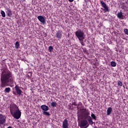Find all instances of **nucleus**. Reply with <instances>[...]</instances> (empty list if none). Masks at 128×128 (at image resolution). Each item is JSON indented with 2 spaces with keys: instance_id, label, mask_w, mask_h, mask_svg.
Listing matches in <instances>:
<instances>
[{
  "instance_id": "1",
  "label": "nucleus",
  "mask_w": 128,
  "mask_h": 128,
  "mask_svg": "<svg viewBox=\"0 0 128 128\" xmlns=\"http://www.w3.org/2000/svg\"><path fill=\"white\" fill-rule=\"evenodd\" d=\"M1 87L6 88V86H9L10 84L14 82V78L12 72L8 70L4 71L1 76Z\"/></svg>"
},
{
  "instance_id": "2",
  "label": "nucleus",
  "mask_w": 128,
  "mask_h": 128,
  "mask_svg": "<svg viewBox=\"0 0 128 128\" xmlns=\"http://www.w3.org/2000/svg\"><path fill=\"white\" fill-rule=\"evenodd\" d=\"M90 113L88 110L86 108L80 109L78 112V118H84V120H87L90 124H96L95 122H92V119L90 116Z\"/></svg>"
},
{
  "instance_id": "3",
  "label": "nucleus",
  "mask_w": 128,
  "mask_h": 128,
  "mask_svg": "<svg viewBox=\"0 0 128 128\" xmlns=\"http://www.w3.org/2000/svg\"><path fill=\"white\" fill-rule=\"evenodd\" d=\"M10 112L12 116L16 120H18L22 116V112L16 104L10 106Z\"/></svg>"
},
{
  "instance_id": "4",
  "label": "nucleus",
  "mask_w": 128,
  "mask_h": 128,
  "mask_svg": "<svg viewBox=\"0 0 128 128\" xmlns=\"http://www.w3.org/2000/svg\"><path fill=\"white\" fill-rule=\"evenodd\" d=\"M75 34L79 40L82 46H84V40L85 36L84 31L79 30L76 32Z\"/></svg>"
},
{
  "instance_id": "5",
  "label": "nucleus",
  "mask_w": 128,
  "mask_h": 128,
  "mask_svg": "<svg viewBox=\"0 0 128 128\" xmlns=\"http://www.w3.org/2000/svg\"><path fill=\"white\" fill-rule=\"evenodd\" d=\"M84 120H82L80 124V128H88L90 126L88 124V121L87 119L83 118Z\"/></svg>"
},
{
  "instance_id": "6",
  "label": "nucleus",
  "mask_w": 128,
  "mask_h": 128,
  "mask_svg": "<svg viewBox=\"0 0 128 128\" xmlns=\"http://www.w3.org/2000/svg\"><path fill=\"white\" fill-rule=\"evenodd\" d=\"M6 122V116L2 114H0V126H2V124H4Z\"/></svg>"
},
{
  "instance_id": "7",
  "label": "nucleus",
  "mask_w": 128,
  "mask_h": 128,
  "mask_svg": "<svg viewBox=\"0 0 128 128\" xmlns=\"http://www.w3.org/2000/svg\"><path fill=\"white\" fill-rule=\"evenodd\" d=\"M100 2L102 6L104 8L103 10L106 12H108V6H106V4L102 0L100 1Z\"/></svg>"
},
{
  "instance_id": "8",
  "label": "nucleus",
  "mask_w": 128,
  "mask_h": 128,
  "mask_svg": "<svg viewBox=\"0 0 128 128\" xmlns=\"http://www.w3.org/2000/svg\"><path fill=\"white\" fill-rule=\"evenodd\" d=\"M38 18L40 22L42 24H44L46 22V18L44 16H38Z\"/></svg>"
},
{
  "instance_id": "9",
  "label": "nucleus",
  "mask_w": 128,
  "mask_h": 128,
  "mask_svg": "<svg viewBox=\"0 0 128 128\" xmlns=\"http://www.w3.org/2000/svg\"><path fill=\"white\" fill-rule=\"evenodd\" d=\"M15 90L18 96H20V94H22V90L20 88V87L18 86V85H16L15 86Z\"/></svg>"
},
{
  "instance_id": "10",
  "label": "nucleus",
  "mask_w": 128,
  "mask_h": 128,
  "mask_svg": "<svg viewBox=\"0 0 128 128\" xmlns=\"http://www.w3.org/2000/svg\"><path fill=\"white\" fill-rule=\"evenodd\" d=\"M62 128H68V120L65 119L62 122Z\"/></svg>"
},
{
  "instance_id": "11",
  "label": "nucleus",
  "mask_w": 128,
  "mask_h": 128,
  "mask_svg": "<svg viewBox=\"0 0 128 128\" xmlns=\"http://www.w3.org/2000/svg\"><path fill=\"white\" fill-rule=\"evenodd\" d=\"M117 17L120 20H124V15H122V12H118L117 14Z\"/></svg>"
},
{
  "instance_id": "12",
  "label": "nucleus",
  "mask_w": 128,
  "mask_h": 128,
  "mask_svg": "<svg viewBox=\"0 0 128 128\" xmlns=\"http://www.w3.org/2000/svg\"><path fill=\"white\" fill-rule=\"evenodd\" d=\"M41 108L44 110V112H48V106H46V105H42L41 106Z\"/></svg>"
},
{
  "instance_id": "13",
  "label": "nucleus",
  "mask_w": 128,
  "mask_h": 128,
  "mask_svg": "<svg viewBox=\"0 0 128 128\" xmlns=\"http://www.w3.org/2000/svg\"><path fill=\"white\" fill-rule=\"evenodd\" d=\"M56 36L58 38L60 39L62 38V32L60 31H58L56 33Z\"/></svg>"
},
{
  "instance_id": "14",
  "label": "nucleus",
  "mask_w": 128,
  "mask_h": 128,
  "mask_svg": "<svg viewBox=\"0 0 128 128\" xmlns=\"http://www.w3.org/2000/svg\"><path fill=\"white\" fill-rule=\"evenodd\" d=\"M112 108L111 107L108 108L106 111L107 116H110V114H112Z\"/></svg>"
},
{
  "instance_id": "15",
  "label": "nucleus",
  "mask_w": 128,
  "mask_h": 128,
  "mask_svg": "<svg viewBox=\"0 0 128 128\" xmlns=\"http://www.w3.org/2000/svg\"><path fill=\"white\" fill-rule=\"evenodd\" d=\"M8 16H12V10L10 8H8L6 10V12Z\"/></svg>"
},
{
  "instance_id": "16",
  "label": "nucleus",
  "mask_w": 128,
  "mask_h": 128,
  "mask_svg": "<svg viewBox=\"0 0 128 128\" xmlns=\"http://www.w3.org/2000/svg\"><path fill=\"white\" fill-rule=\"evenodd\" d=\"M51 106L52 108H56V106H58V103L54 102H53L51 103Z\"/></svg>"
},
{
  "instance_id": "17",
  "label": "nucleus",
  "mask_w": 128,
  "mask_h": 128,
  "mask_svg": "<svg viewBox=\"0 0 128 128\" xmlns=\"http://www.w3.org/2000/svg\"><path fill=\"white\" fill-rule=\"evenodd\" d=\"M110 64H111V66H112L113 67L116 66V62H114V61L111 62Z\"/></svg>"
},
{
  "instance_id": "18",
  "label": "nucleus",
  "mask_w": 128,
  "mask_h": 128,
  "mask_svg": "<svg viewBox=\"0 0 128 128\" xmlns=\"http://www.w3.org/2000/svg\"><path fill=\"white\" fill-rule=\"evenodd\" d=\"M0 14H1L2 18H6V12H4V11L1 10Z\"/></svg>"
},
{
  "instance_id": "19",
  "label": "nucleus",
  "mask_w": 128,
  "mask_h": 128,
  "mask_svg": "<svg viewBox=\"0 0 128 128\" xmlns=\"http://www.w3.org/2000/svg\"><path fill=\"white\" fill-rule=\"evenodd\" d=\"M15 48H20V43L18 42H16L15 44Z\"/></svg>"
},
{
  "instance_id": "20",
  "label": "nucleus",
  "mask_w": 128,
  "mask_h": 128,
  "mask_svg": "<svg viewBox=\"0 0 128 128\" xmlns=\"http://www.w3.org/2000/svg\"><path fill=\"white\" fill-rule=\"evenodd\" d=\"M43 114L44 116H50V112H48L46 111H43Z\"/></svg>"
},
{
  "instance_id": "21",
  "label": "nucleus",
  "mask_w": 128,
  "mask_h": 128,
  "mask_svg": "<svg viewBox=\"0 0 128 128\" xmlns=\"http://www.w3.org/2000/svg\"><path fill=\"white\" fill-rule=\"evenodd\" d=\"M91 116L93 120H96V115H94V114L92 113L91 114Z\"/></svg>"
},
{
  "instance_id": "22",
  "label": "nucleus",
  "mask_w": 128,
  "mask_h": 128,
  "mask_svg": "<svg viewBox=\"0 0 128 128\" xmlns=\"http://www.w3.org/2000/svg\"><path fill=\"white\" fill-rule=\"evenodd\" d=\"M4 92H10V88H6L4 90Z\"/></svg>"
},
{
  "instance_id": "23",
  "label": "nucleus",
  "mask_w": 128,
  "mask_h": 128,
  "mask_svg": "<svg viewBox=\"0 0 128 128\" xmlns=\"http://www.w3.org/2000/svg\"><path fill=\"white\" fill-rule=\"evenodd\" d=\"M48 50L49 52H52V50H54V48H52V46H50L48 47Z\"/></svg>"
},
{
  "instance_id": "24",
  "label": "nucleus",
  "mask_w": 128,
  "mask_h": 128,
  "mask_svg": "<svg viewBox=\"0 0 128 128\" xmlns=\"http://www.w3.org/2000/svg\"><path fill=\"white\" fill-rule=\"evenodd\" d=\"M118 86H122V82H120V81H118Z\"/></svg>"
},
{
  "instance_id": "25",
  "label": "nucleus",
  "mask_w": 128,
  "mask_h": 128,
  "mask_svg": "<svg viewBox=\"0 0 128 128\" xmlns=\"http://www.w3.org/2000/svg\"><path fill=\"white\" fill-rule=\"evenodd\" d=\"M124 34H127L128 36V29H124Z\"/></svg>"
},
{
  "instance_id": "26",
  "label": "nucleus",
  "mask_w": 128,
  "mask_h": 128,
  "mask_svg": "<svg viewBox=\"0 0 128 128\" xmlns=\"http://www.w3.org/2000/svg\"><path fill=\"white\" fill-rule=\"evenodd\" d=\"M70 2H74V0H68Z\"/></svg>"
},
{
  "instance_id": "27",
  "label": "nucleus",
  "mask_w": 128,
  "mask_h": 128,
  "mask_svg": "<svg viewBox=\"0 0 128 128\" xmlns=\"http://www.w3.org/2000/svg\"><path fill=\"white\" fill-rule=\"evenodd\" d=\"M8 128H12V126H9V127H8Z\"/></svg>"
},
{
  "instance_id": "28",
  "label": "nucleus",
  "mask_w": 128,
  "mask_h": 128,
  "mask_svg": "<svg viewBox=\"0 0 128 128\" xmlns=\"http://www.w3.org/2000/svg\"><path fill=\"white\" fill-rule=\"evenodd\" d=\"M80 104H82V103H81V102H80Z\"/></svg>"
},
{
  "instance_id": "29",
  "label": "nucleus",
  "mask_w": 128,
  "mask_h": 128,
  "mask_svg": "<svg viewBox=\"0 0 128 128\" xmlns=\"http://www.w3.org/2000/svg\"><path fill=\"white\" fill-rule=\"evenodd\" d=\"M74 106H76V104H74Z\"/></svg>"
},
{
  "instance_id": "30",
  "label": "nucleus",
  "mask_w": 128,
  "mask_h": 128,
  "mask_svg": "<svg viewBox=\"0 0 128 128\" xmlns=\"http://www.w3.org/2000/svg\"><path fill=\"white\" fill-rule=\"evenodd\" d=\"M77 108H78V107H77Z\"/></svg>"
}]
</instances>
